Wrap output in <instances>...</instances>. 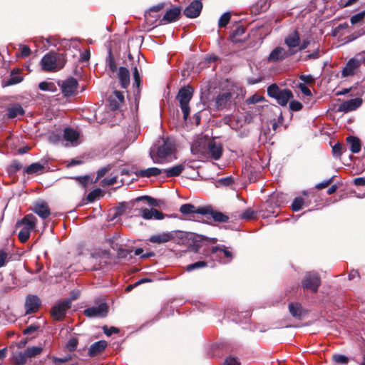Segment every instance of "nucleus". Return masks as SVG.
<instances>
[{"label": "nucleus", "mask_w": 365, "mask_h": 365, "mask_svg": "<svg viewBox=\"0 0 365 365\" xmlns=\"http://www.w3.org/2000/svg\"><path fill=\"white\" fill-rule=\"evenodd\" d=\"M210 241L207 238H204L201 235H196L192 232L184 233V247H186L187 250L194 251L197 252L208 253L210 249L207 247ZM211 253L217 257L221 263L226 264L231 261L232 255L231 252L225 249L224 245H217L212 247L210 249Z\"/></svg>", "instance_id": "1"}, {"label": "nucleus", "mask_w": 365, "mask_h": 365, "mask_svg": "<svg viewBox=\"0 0 365 365\" xmlns=\"http://www.w3.org/2000/svg\"><path fill=\"white\" fill-rule=\"evenodd\" d=\"M41 63L44 71L55 72L64 67L66 58L63 53L50 51L43 56Z\"/></svg>", "instance_id": "2"}, {"label": "nucleus", "mask_w": 365, "mask_h": 365, "mask_svg": "<svg viewBox=\"0 0 365 365\" xmlns=\"http://www.w3.org/2000/svg\"><path fill=\"white\" fill-rule=\"evenodd\" d=\"M37 219L32 214L25 215L21 220H18L16 227L22 226L19 232L18 237L21 242L25 243L30 237L31 232L36 227Z\"/></svg>", "instance_id": "3"}, {"label": "nucleus", "mask_w": 365, "mask_h": 365, "mask_svg": "<svg viewBox=\"0 0 365 365\" xmlns=\"http://www.w3.org/2000/svg\"><path fill=\"white\" fill-rule=\"evenodd\" d=\"M175 150V142L172 138H167L163 140V145L158 148L156 155L150 153V157L154 163H161L162 160L166 158L168 155H172Z\"/></svg>", "instance_id": "4"}, {"label": "nucleus", "mask_w": 365, "mask_h": 365, "mask_svg": "<svg viewBox=\"0 0 365 365\" xmlns=\"http://www.w3.org/2000/svg\"><path fill=\"white\" fill-rule=\"evenodd\" d=\"M267 94L271 98L276 99L277 102L282 106H285L293 97L292 91L280 89L276 84H272L267 88Z\"/></svg>", "instance_id": "5"}, {"label": "nucleus", "mask_w": 365, "mask_h": 365, "mask_svg": "<svg viewBox=\"0 0 365 365\" xmlns=\"http://www.w3.org/2000/svg\"><path fill=\"white\" fill-rule=\"evenodd\" d=\"M71 307V301L66 299L55 304L51 309V317L56 321H61L64 319L66 312Z\"/></svg>", "instance_id": "6"}, {"label": "nucleus", "mask_w": 365, "mask_h": 365, "mask_svg": "<svg viewBox=\"0 0 365 365\" xmlns=\"http://www.w3.org/2000/svg\"><path fill=\"white\" fill-rule=\"evenodd\" d=\"M109 307L106 302H101L98 306H93L83 310V314L89 318H104L108 315Z\"/></svg>", "instance_id": "7"}, {"label": "nucleus", "mask_w": 365, "mask_h": 365, "mask_svg": "<svg viewBox=\"0 0 365 365\" xmlns=\"http://www.w3.org/2000/svg\"><path fill=\"white\" fill-rule=\"evenodd\" d=\"M320 283V277L317 273L307 272L302 281V286L304 289H310L314 292H317Z\"/></svg>", "instance_id": "8"}, {"label": "nucleus", "mask_w": 365, "mask_h": 365, "mask_svg": "<svg viewBox=\"0 0 365 365\" xmlns=\"http://www.w3.org/2000/svg\"><path fill=\"white\" fill-rule=\"evenodd\" d=\"M223 153V147L220 143H217L214 140H210L207 144L206 154L208 158L217 160Z\"/></svg>", "instance_id": "9"}, {"label": "nucleus", "mask_w": 365, "mask_h": 365, "mask_svg": "<svg viewBox=\"0 0 365 365\" xmlns=\"http://www.w3.org/2000/svg\"><path fill=\"white\" fill-rule=\"evenodd\" d=\"M202 9L201 1L193 0L184 9V15L190 19L197 18L200 16Z\"/></svg>", "instance_id": "10"}, {"label": "nucleus", "mask_w": 365, "mask_h": 365, "mask_svg": "<svg viewBox=\"0 0 365 365\" xmlns=\"http://www.w3.org/2000/svg\"><path fill=\"white\" fill-rule=\"evenodd\" d=\"M78 85V81L73 77H70L62 83L61 91L66 97L73 96L76 93Z\"/></svg>", "instance_id": "11"}, {"label": "nucleus", "mask_w": 365, "mask_h": 365, "mask_svg": "<svg viewBox=\"0 0 365 365\" xmlns=\"http://www.w3.org/2000/svg\"><path fill=\"white\" fill-rule=\"evenodd\" d=\"M165 6V3H160L149 8L144 14L145 20L150 25L154 24L160 17L157 13L160 11Z\"/></svg>", "instance_id": "12"}, {"label": "nucleus", "mask_w": 365, "mask_h": 365, "mask_svg": "<svg viewBox=\"0 0 365 365\" xmlns=\"http://www.w3.org/2000/svg\"><path fill=\"white\" fill-rule=\"evenodd\" d=\"M41 305L39 297L36 295H28L25 302L26 314L36 313Z\"/></svg>", "instance_id": "13"}, {"label": "nucleus", "mask_w": 365, "mask_h": 365, "mask_svg": "<svg viewBox=\"0 0 365 365\" xmlns=\"http://www.w3.org/2000/svg\"><path fill=\"white\" fill-rule=\"evenodd\" d=\"M297 51H287L284 48L277 47L275 48L269 56V61H278L284 59L285 58L294 54Z\"/></svg>", "instance_id": "14"}, {"label": "nucleus", "mask_w": 365, "mask_h": 365, "mask_svg": "<svg viewBox=\"0 0 365 365\" xmlns=\"http://www.w3.org/2000/svg\"><path fill=\"white\" fill-rule=\"evenodd\" d=\"M361 64V61L354 58L350 59L342 70V76L344 77L351 76L356 73L358 68Z\"/></svg>", "instance_id": "15"}, {"label": "nucleus", "mask_w": 365, "mask_h": 365, "mask_svg": "<svg viewBox=\"0 0 365 365\" xmlns=\"http://www.w3.org/2000/svg\"><path fill=\"white\" fill-rule=\"evenodd\" d=\"M32 210L42 219H46L51 215V210L48 203L43 200L34 203Z\"/></svg>", "instance_id": "16"}, {"label": "nucleus", "mask_w": 365, "mask_h": 365, "mask_svg": "<svg viewBox=\"0 0 365 365\" xmlns=\"http://www.w3.org/2000/svg\"><path fill=\"white\" fill-rule=\"evenodd\" d=\"M139 214L145 220H162L164 218V214L155 208H138Z\"/></svg>", "instance_id": "17"}, {"label": "nucleus", "mask_w": 365, "mask_h": 365, "mask_svg": "<svg viewBox=\"0 0 365 365\" xmlns=\"http://www.w3.org/2000/svg\"><path fill=\"white\" fill-rule=\"evenodd\" d=\"M108 346V342L105 340H100L92 344L88 349V356L94 357L102 354Z\"/></svg>", "instance_id": "18"}, {"label": "nucleus", "mask_w": 365, "mask_h": 365, "mask_svg": "<svg viewBox=\"0 0 365 365\" xmlns=\"http://www.w3.org/2000/svg\"><path fill=\"white\" fill-rule=\"evenodd\" d=\"M177 232V231H172L152 235L148 240L153 243H165L174 239Z\"/></svg>", "instance_id": "19"}, {"label": "nucleus", "mask_w": 365, "mask_h": 365, "mask_svg": "<svg viewBox=\"0 0 365 365\" xmlns=\"http://www.w3.org/2000/svg\"><path fill=\"white\" fill-rule=\"evenodd\" d=\"M118 78L120 87L123 89H126L130 86V71L129 70L123 66H120L118 72Z\"/></svg>", "instance_id": "20"}, {"label": "nucleus", "mask_w": 365, "mask_h": 365, "mask_svg": "<svg viewBox=\"0 0 365 365\" xmlns=\"http://www.w3.org/2000/svg\"><path fill=\"white\" fill-rule=\"evenodd\" d=\"M6 110V116L9 119L15 118L18 115L22 116L25 114L24 109L22 108L21 104L18 103L9 105L7 107Z\"/></svg>", "instance_id": "21"}, {"label": "nucleus", "mask_w": 365, "mask_h": 365, "mask_svg": "<svg viewBox=\"0 0 365 365\" xmlns=\"http://www.w3.org/2000/svg\"><path fill=\"white\" fill-rule=\"evenodd\" d=\"M232 99V94L230 91H225L216 97L215 103L218 108H222L229 105Z\"/></svg>", "instance_id": "22"}, {"label": "nucleus", "mask_w": 365, "mask_h": 365, "mask_svg": "<svg viewBox=\"0 0 365 365\" xmlns=\"http://www.w3.org/2000/svg\"><path fill=\"white\" fill-rule=\"evenodd\" d=\"M180 9L179 8L171 9L166 11L162 19H160V23H171L175 21L180 18Z\"/></svg>", "instance_id": "23"}, {"label": "nucleus", "mask_w": 365, "mask_h": 365, "mask_svg": "<svg viewBox=\"0 0 365 365\" xmlns=\"http://www.w3.org/2000/svg\"><path fill=\"white\" fill-rule=\"evenodd\" d=\"M20 69L16 68L14 69L11 72V76L9 79L6 81H2V86L6 87V86H11L17 83H21L23 81V77L21 76H18V74L20 73Z\"/></svg>", "instance_id": "24"}, {"label": "nucleus", "mask_w": 365, "mask_h": 365, "mask_svg": "<svg viewBox=\"0 0 365 365\" xmlns=\"http://www.w3.org/2000/svg\"><path fill=\"white\" fill-rule=\"evenodd\" d=\"M361 103L362 100L360 98L350 99L341 106V109L345 112L351 111L360 107Z\"/></svg>", "instance_id": "25"}, {"label": "nucleus", "mask_w": 365, "mask_h": 365, "mask_svg": "<svg viewBox=\"0 0 365 365\" xmlns=\"http://www.w3.org/2000/svg\"><path fill=\"white\" fill-rule=\"evenodd\" d=\"M209 211V207L196 208L191 204H184V215L190 214H200L206 215Z\"/></svg>", "instance_id": "26"}, {"label": "nucleus", "mask_w": 365, "mask_h": 365, "mask_svg": "<svg viewBox=\"0 0 365 365\" xmlns=\"http://www.w3.org/2000/svg\"><path fill=\"white\" fill-rule=\"evenodd\" d=\"M133 76V86L136 88V90H134L135 96H139L140 93V86L142 83V78L140 77L139 71L136 66H133L131 68Z\"/></svg>", "instance_id": "27"}, {"label": "nucleus", "mask_w": 365, "mask_h": 365, "mask_svg": "<svg viewBox=\"0 0 365 365\" xmlns=\"http://www.w3.org/2000/svg\"><path fill=\"white\" fill-rule=\"evenodd\" d=\"M284 42L285 44L289 47V51H292V49L299 47L300 44L299 35L297 31H294L285 38Z\"/></svg>", "instance_id": "28"}, {"label": "nucleus", "mask_w": 365, "mask_h": 365, "mask_svg": "<svg viewBox=\"0 0 365 365\" xmlns=\"http://www.w3.org/2000/svg\"><path fill=\"white\" fill-rule=\"evenodd\" d=\"M127 210H138L135 199L130 202H123L120 203L119 205L116 207V215H120Z\"/></svg>", "instance_id": "29"}, {"label": "nucleus", "mask_w": 365, "mask_h": 365, "mask_svg": "<svg viewBox=\"0 0 365 365\" xmlns=\"http://www.w3.org/2000/svg\"><path fill=\"white\" fill-rule=\"evenodd\" d=\"M163 173V170L158 168H149L145 170H141L136 173V175L141 178H150L157 176Z\"/></svg>", "instance_id": "30"}, {"label": "nucleus", "mask_w": 365, "mask_h": 365, "mask_svg": "<svg viewBox=\"0 0 365 365\" xmlns=\"http://www.w3.org/2000/svg\"><path fill=\"white\" fill-rule=\"evenodd\" d=\"M346 141L350 145V150L353 153H358L361 150L360 140L354 136H349Z\"/></svg>", "instance_id": "31"}, {"label": "nucleus", "mask_w": 365, "mask_h": 365, "mask_svg": "<svg viewBox=\"0 0 365 365\" xmlns=\"http://www.w3.org/2000/svg\"><path fill=\"white\" fill-rule=\"evenodd\" d=\"M112 245L113 250H117V257L119 259H128L132 257L133 249H125L122 247H117L118 245Z\"/></svg>", "instance_id": "32"}, {"label": "nucleus", "mask_w": 365, "mask_h": 365, "mask_svg": "<svg viewBox=\"0 0 365 365\" xmlns=\"http://www.w3.org/2000/svg\"><path fill=\"white\" fill-rule=\"evenodd\" d=\"M79 133L71 128H66L63 130V138L69 142H74L78 139Z\"/></svg>", "instance_id": "33"}, {"label": "nucleus", "mask_w": 365, "mask_h": 365, "mask_svg": "<svg viewBox=\"0 0 365 365\" xmlns=\"http://www.w3.org/2000/svg\"><path fill=\"white\" fill-rule=\"evenodd\" d=\"M270 6L268 0H259L252 6V10L255 12L261 13L266 11Z\"/></svg>", "instance_id": "34"}, {"label": "nucleus", "mask_w": 365, "mask_h": 365, "mask_svg": "<svg viewBox=\"0 0 365 365\" xmlns=\"http://www.w3.org/2000/svg\"><path fill=\"white\" fill-rule=\"evenodd\" d=\"M106 66L109 68V70L113 73L117 72V70H118L117 63L113 57L111 48H109V50H108V57L106 58Z\"/></svg>", "instance_id": "35"}, {"label": "nucleus", "mask_w": 365, "mask_h": 365, "mask_svg": "<svg viewBox=\"0 0 365 365\" xmlns=\"http://www.w3.org/2000/svg\"><path fill=\"white\" fill-rule=\"evenodd\" d=\"M44 170V165L39 163H34L29 165L24 170V173L32 175L35 173H42Z\"/></svg>", "instance_id": "36"}, {"label": "nucleus", "mask_w": 365, "mask_h": 365, "mask_svg": "<svg viewBox=\"0 0 365 365\" xmlns=\"http://www.w3.org/2000/svg\"><path fill=\"white\" fill-rule=\"evenodd\" d=\"M209 212L206 215H210L212 219L216 222H225L228 220V217L225 214L213 211L212 209L209 207Z\"/></svg>", "instance_id": "37"}, {"label": "nucleus", "mask_w": 365, "mask_h": 365, "mask_svg": "<svg viewBox=\"0 0 365 365\" xmlns=\"http://www.w3.org/2000/svg\"><path fill=\"white\" fill-rule=\"evenodd\" d=\"M22 164L18 160H12L11 163L7 168V173L9 176L14 175L22 168Z\"/></svg>", "instance_id": "38"}, {"label": "nucleus", "mask_w": 365, "mask_h": 365, "mask_svg": "<svg viewBox=\"0 0 365 365\" xmlns=\"http://www.w3.org/2000/svg\"><path fill=\"white\" fill-rule=\"evenodd\" d=\"M289 310L290 314L297 318H300L302 315V308L300 304L299 303H291L289 305Z\"/></svg>", "instance_id": "39"}, {"label": "nucleus", "mask_w": 365, "mask_h": 365, "mask_svg": "<svg viewBox=\"0 0 365 365\" xmlns=\"http://www.w3.org/2000/svg\"><path fill=\"white\" fill-rule=\"evenodd\" d=\"M182 171V164L178 165L169 169L163 170V173L166 174L167 178L179 175Z\"/></svg>", "instance_id": "40"}, {"label": "nucleus", "mask_w": 365, "mask_h": 365, "mask_svg": "<svg viewBox=\"0 0 365 365\" xmlns=\"http://www.w3.org/2000/svg\"><path fill=\"white\" fill-rule=\"evenodd\" d=\"M28 356L26 351H20L13 357V363L16 365H24L26 363Z\"/></svg>", "instance_id": "41"}, {"label": "nucleus", "mask_w": 365, "mask_h": 365, "mask_svg": "<svg viewBox=\"0 0 365 365\" xmlns=\"http://www.w3.org/2000/svg\"><path fill=\"white\" fill-rule=\"evenodd\" d=\"M136 205L140 201H146L149 205L158 207L159 206V203L158 200L150 196L145 195V196H140L137 198H135Z\"/></svg>", "instance_id": "42"}, {"label": "nucleus", "mask_w": 365, "mask_h": 365, "mask_svg": "<svg viewBox=\"0 0 365 365\" xmlns=\"http://www.w3.org/2000/svg\"><path fill=\"white\" fill-rule=\"evenodd\" d=\"M28 358L35 357L43 351V348L39 346H29L25 350Z\"/></svg>", "instance_id": "43"}, {"label": "nucleus", "mask_w": 365, "mask_h": 365, "mask_svg": "<svg viewBox=\"0 0 365 365\" xmlns=\"http://www.w3.org/2000/svg\"><path fill=\"white\" fill-rule=\"evenodd\" d=\"M231 15L229 12L224 13L219 19L218 26L220 28H223L230 22Z\"/></svg>", "instance_id": "44"}, {"label": "nucleus", "mask_w": 365, "mask_h": 365, "mask_svg": "<svg viewBox=\"0 0 365 365\" xmlns=\"http://www.w3.org/2000/svg\"><path fill=\"white\" fill-rule=\"evenodd\" d=\"M102 192H103L101 188L94 189L88 194L86 199L88 202H93L94 200H96V198H98L101 195H102Z\"/></svg>", "instance_id": "45"}, {"label": "nucleus", "mask_w": 365, "mask_h": 365, "mask_svg": "<svg viewBox=\"0 0 365 365\" xmlns=\"http://www.w3.org/2000/svg\"><path fill=\"white\" fill-rule=\"evenodd\" d=\"M78 340L76 337H71L66 344V349L72 352L74 351L78 346Z\"/></svg>", "instance_id": "46"}, {"label": "nucleus", "mask_w": 365, "mask_h": 365, "mask_svg": "<svg viewBox=\"0 0 365 365\" xmlns=\"http://www.w3.org/2000/svg\"><path fill=\"white\" fill-rule=\"evenodd\" d=\"M304 205V200L302 197H296L292 204V209L293 211H299L302 208V206Z\"/></svg>", "instance_id": "47"}, {"label": "nucleus", "mask_w": 365, "mask_h": 365, "mask_svg": "<svg viewBox=\"0 0 365 365\" xmlns=\"http://www.w3.org/2000/svg\"><path fill=\"white\" fill-rule=\"evenodd\" d=\"M113 168L112 164H108V165L101 168L98 170L97 173V177L95 182L98 181L99 179L103 178L106 173H108Z\"/></svg>", "instance_id": "48"}, {"label": "nucleus", "mask_w": 365, "mask_h": 365, "mask_svg": "<svg viewBox=\"0 0 365 365\" xmlns=\"http://www.w3.org/2000/svg\"><path fill=\"white\" fill-rule=\"evenodd\" d=\"M102 329L103 333L108 336H111L113 334H117L120 332V329L115 327H108V326L104 325L102 327Z\"/></svg>", "instance_id": "49"}, {"label": "nucleus", "mask_w": 365, "mask_h": 365, "mask_svg": "<svg viewBox=\"0 0 365 365\" xmlns=\"http://www.w3.org/2000/svg\"><path fill=\"white\" fill-rule=\"evenodd\" d=\"M193 93V89L189 86H184V103H187L191 99Z\"/></svg>", "instance_id": "50"}, {"label": "nucleus", "mask_w": 365, "mask_h": 365, "mask_svg": "<svg viewBox=\"0 0 365 365\" xmlns=\"http://www.w3.org/2000/svg\"><path fill=\"white\" fill-rule=\"evenodd\" d=\"M207 266V263L204 261H198L193 264H189L187 266L186 269L188 272L192 271L195 269H200Z\"/></svg>", "instance_id": "51"}, {"label": "nucleus", "mask_w": 365, "mask_h": 365, "mask_svg": "<svg viewBox=\"0 0 365 365\" xmlns=\"http://www.w3.org/2000/svg\"><path fill=\"white\" fill-rule=\"evenodd\" d=\"M365 17V11H362L354 16H352L350 19V21L351 24H356L360 21H361Z\"/></svg>", "instance_id": "52"}, {"label": "nucleus", "mask_w": 365, "mask_h": 365, "mask_svg": "<svg viewBox=\"0 0 365 365\" xmlns=\"http://www.w3.org/2000/svg\"><path fill=\"white\" fill-rule=\"evenodd\" d=\"M38 88L41 91H53V88H55V85L53 83H48L46 81L41 82L38 84Z\"/></svg>", "instance_id": "53"}, {"label": "nucleus", "mask_w": 365, "mask_h": 365, "mask_svg": "<svg viewBox=\"0 0 365 365\" xmlns=\"http://www.w3.org/2000/svg\"><path fill=\"white\" fill-rule=\"evenodd\" d=\"M264 101V97L257 95V94H255V95L249 97L246 100V102L247 104H255V103H259V102H262Z\"/></svg>", "instance_id": "54"}, {"label": "nucleus", "mask_w": 365, "mask_h": 365, "mask_svg": "<svg viewBox=\"0 0 365 365\" xmlns=\"http://www.w3.org/2000/svg\"><path fill=\"white\" fill-rule=\"evenodd\" d=\"M333 359L336 363L346 364L349 361L347 356L342 354H335L333 356Z\"/></svg>", "instance_id": "55"}, {"label": "nucleus", "mask_w": 365, "mask_h": 365, "mask_svg": "<svg viewBox=\"0 0 365 365\" xmlns=\"http://www.w3.org/2000/svg\"><path fill=\"white\" fill-rule=\"evenodd\" d=\"M118 178L114 176L111 178H104L101 180V185L103 187L113 185L117 182Z\"/></svg>", "instance_id": "56"}, {"label": "nucleus", "mask_w": 365, "mask_h": 365, "mask_svg": "<svg viewBox=\"0 0 365 365\" xmlns=\"http://www.w3.org/2000/svg\"><path fill=\"white\" fill-rule=\"evenodd\" d=\"M122 103L117 101V100L109 98V107L111 110H116L120 108Z\"/></svg>", "instance_id": "57"}, {"label": "nucleus", "mask_w": 365, "mask_h": 365, "mask_svg": "<svg viewBox=\"0 0 365 365\" xmlns=\"http://www.w3.org/2000/svg\"><path fill=\"white\" fill-rule=\"evenodd\" d=\"M289 108L293 111H299L302 108V104L297 101H292L289 103Z\"/></svg>", "instance_id": "58"}, {"label": "nucleus", "mask_w": 365, "mask_h": 365, "mask_svg": "<svg viewBox=\"0 0 365 365\" xmlns=\"http://www.w3.org/2000/svg\"><path fill=\"white\" fill-rule=\"evenodd\" d=\"M39 327H40L38 325L31 324L24 329L23 334L24 335L30 334L37 331L39 329Z\"/></svg>", "instance_id": "59"}, {"label": "nucleus", "mask_w": 365, "mask_h": 365, "mask_svg": "<svg viewBox=\"0 0 365 365\" xmlns=\"http://www.w3.org/2000/svg\"><path fill=\"white\" fill-rule=\"evenodd\" d=\"M20 51H21L20 56L22 58H26L31 54V49L29 47V46H26V45L21 46L20 48Z\"/></svg>", "instance_id": "60"}, {"label": "nucleus", "mask_w": 365, "mask_h": 365, "mask_svg": "<svg viewBox=\"0 0 365 365\" xmlns=\"http://www.w3.org/2000/svg\"><path fill=\"white\" fill-rule=\"evenodd\" d=\"M333 179H334V177H331V178H329L328 180H325L318 183L317 185H316V188L318 190H322L323 188H325L329 184L331 183V182L333 181Z\"/></svg>", "instance_id": "61"}, {"label": "nucleus", "mask_w": 365, "mask_h": 365, "mask_svg": "<svg viewBox=\"0 0 365 365\" xmlns=\"http://www.w3.org/2000/svg\"><path fill=\"white\" fill-rule=\"evenodd\" d=\"M110 97L122 103L124 102V96L123 93L119 91H114L113 96H110Z\"/></svg>", "instance_id": "62"}, {"label": "nucleus", "mask_w": 365, "mask_h": 365, "mask_svg": "<svg viewBox=\"0 0 365 365\" xmlns=\"http://www.w3.org/2000/svg\"><path fill=\"white\" fill-rule=\"evenodd\" d=\"M299 88L300 91H302V93L303 94H304L305 96H312V92H311L310 89L304 83H299Z\"/></svg>", "instance_id": "63"}, {"label": "nucleus", "mask_w": 365, "mask_h": 365, "mask_svg": "<svg viewBox=\"0 0 365 365\" xmlns=\"http://www.w3.org/2000/svg\"><path fill=\"white\" fill-rule=\"evenodd\" d=\"M225 365H240V363L236 358L230 356L226 359Z\"/></svg>", "instance_id": "64"}]
</instances>
